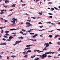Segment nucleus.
Wrapping results in <instances>:
<instances>
[{
    "label": "nucleus",
    "mask_w": 60,
    "mask_h": 60,
    "mask_svg": "<svg viewBox=\"0 0 60 60\" xmlns=\"http://www.w3.org/2000/svg\"><path fill=\"white\" fill-rule=\"evenodd\" d=\"M30 34H34V33H30Z\"/></svg>",
    "instance_id": "obj_39"
},
{
    "label": "nucleus",
    "mask_w": 60,
    "mask_h": 60,
    "mask_svg": "<svg viewBox=\"0 0 60 60\" xmlns=\"http://www.w3.org/2000/svg\"><path fill=\"white\" fill-rule=\"evenodd\" d=\"M43 30H44V29H42V30H39V31H41V32H42Z\"/></svg>",
    "instance_id": "obj_25"
},
{
    "label": "nucleus",
    "mask_w": 60,
    "mask_h": 60,
    "mask_svg": "<svg viewBox=\"0 0 60 60\" xmlns=\"http://www.w3.org/2000/svg\"><path fill=\"white\" fill-rule=\"evenodd\" d=\"M13 38V37H12L11 36H10L9 37V39H12Z\"/></svg>",
    "instance_id": "obj_13"
},
{
    "label": "nucleus",
    "mask_w": 60,
    "mask_h": 60,
    "mask_svg": "<svg viewBox=\"0 0 60 60\" xmlns=\"http://www.w3.org/2000/svg\"><path fill=\"white\" fill-rule=\"evenodd\" d=\"M46 53H45V54H43L42 56L41 55H38L37 56H40L41 57L42 59H44L45 57H47V54H46Z\"/></svg>",
    "instance_id": "obj_1"
},
{
    "label": "nucleus",
    "mask_w": 60,
    "mask_h": 60,
    "mask_svg": "<svg viewBox=\"0 0 60 60\" xmlns=\"http://www.w3.org/2000/svg\"><path fill=\"white\" fill-rule=\"evenodd\" d=\"M12 25H14V26H15V25H16V23H13L12 24Z\"/></svg>",
    "instance_id": "obj_43"
},
{
    "label": "nucleus",
    "mask_w": 60,
    "mask_h": 60,
    "mask_svg": "<svg viewBox=\"0 0 60 60\" xmlns=\"http://www.w3.org/2000/svg\"><path fill=\"white\" fill-rule=\"evenodd\" d=\"M20 42L21 41H16V43H15V44H14L13 45L14 46H15V45H16V44H17V43H19V42Z\"/></svg>",
    "instance_id": "obj_5"
},
{
    "label": "nucleus",
    "mask_w": 60,
    "mask_h": 60,
    "mask_svg": "<svg viewBox=\"0 0 60 60\" xmlns=\"http://www.w3.org/2000/svg\"><path fill=\"white\" fill-rule=\"evenodd\" d=\"M58 51H60V48H59V49H58Z\"/></svg>",
    "instance_id": "obj_63"
},
{
    "label": "nucleus",
    "mask_w": 60,
    "mask_h": 60,
    "mask_svg": "<svg viewBox=\"0 0 60 60\" xmlns=\"http://www.w3.org/2000/svg\"><path fill=\"white\" fill-rule=\"evenodd\" d=\"M20 33H21V34H23V33L22 31H20Z\"/></svg>",
    "instance_id": "obj_46"
},
{
    "label": "nucleus",
    "mask_w": 60,
    "mask_h": 60,
    "mask_svg": "<svg viewBox=\"0 0 60 60\" xmlns=\"http://www.w3.org/2000/svg\"><path fill=\"white\" fill-rule=\"evenodd\" d=\"M15 4H14V5H12L11 6L12 7H15Z\"/></svg>",
    "instance_id": "obj_28"
},
{
    "label": "nucleus",
    "mask_w": 60,
    "mask_h": 60,
    "mask_svg": "<svg viewBox=\"0 0 60 60\" xmlns=\"http://www.w3.org/2000/svg\"><path fill=\"white\" fill-rule=\"evenodd\" d=\"M24 57H25V58H27L28 57V56L27 55H25L24 56Z\"/></svg>",
    "instance_id": "obj_12"
},
{
    "label": "nucleus",
    "mask_w": 60,
    "mask_h": 60,
    "mask_svg": "<svg viewBox=\"0 0 60 60\" xmlns=\"http://www.w3.org/2000/svg\"><path fill=\"white\" fill-rule=\"evenodd\" d=\"M30 30H31V31H32V30H33V29H31V28H30Z\"/></svg>",
    "instance_id": "obj_58"
},
{
    "label": "nucleus",
    "mask_w": 60,
    "mask_h": 60,
    "mask_svg": "<svg viewBox=\"0 0 60 60\" xmlns=\"http://www.w3.org/2000/svg\"><path fill=\"white\" fill-rule=\"evenodd\" d=\"M12 22H13V23H14L15 22V21L14 20H13V21H11Z\"/></svg>",
    "instance_id": "obj_34"
},
{
    "label": "nucleus",
    "mask_w": 60,
    "mask_h": 60,
    "mask_svg": "<svg viewBox=\"0 0 60 60\" xmlns=\"http://www.w3.org/2000/svg\"><path fill=\"white\" fill-rule=\"evenodd\" d=\"M5 2L6 4H8L9 3V1L8 0H5Z\"/></svg>",
    "instance_id": "obj_6"
},
{
    "label": "nucleus",
    "mask_w": 60,
    "mask_h": 60,
    "mask_svg": "<svg viewBox=\"0 0 60 60\" xmlns=\"http://www.w3.org/2000/svg\"><path fill=\"white\" fill-rule=\"evenodd\" d=\"M27 21H29V22H30V21H31V20H27Z\"/></svg>",
    "instance_id": "obj_57"
},
{
    "label": "nucleus",
    "mask_w": 60,
    "mask_h": 60,
    "mask_svg": "<svg viewBox=\"0 0 60 60\" xmlns=\"http://www.w3.org/2000/svg\"><path fill=\"white\" fill-rule=\"evenodd\" d=\"M26 25H27L26 26V27H29L31 26H33V25L31 24L29 22H26Z\"/></svg>",
    "instance_id": "obj_2"
},
{
    "label": "nucleus",
    "mask_w": 60,
    "mask_h": 60,
    "mask_svg": "<svg viewBox=\"0 0 60 60\" xmlns=\"http://www.w3.org/2000/svg\"><path fill=\"white\" fill-rule=\"evenodd\" d=\"M5 35H6V36H9V34H6Z\"/></svg>",
    "instance_id": "obj_23"
},
{
    "label": "nucleus",
    "mask_w": 60,
    "mask_h": 60,
    "mask_svg": "<svg viewBox=\"0 0 60 60\" xmlns=\"http://www.w3.org/2000/svg\"><path fill=\"white\" fill-rule=\"evenodd\" d=\"M49 37H50L51 38H52V37H53V36H52V35H50L49 36Z\"/></svg>",
    "instance_id": "obj_27"
},
{
    "label": "nucleus",
    "mask_w": 60,
    "mask_h": 60,
    "mask_svg": "<svg viewBox=\"0 0 60 60\" xmlns=\"http://www.w3.org/2000/svg\"><path fill=\"white\" fill-rule=\"evenodd\" d=\"M3 28V27H0V29H2Z\"/></svg>",
    "instance_id": "obj_54"
},
{
    "label": "nucleus",
    "mask_w": 60,
    "mask_h": 60,
    "mask_svg": "<svg viewBox=\"0 0 60 60\" xmlns=\"http://www.w3.org/2000/svg\"><path fill=\"white\" fill-rule=\"evenodd\" d=\"M9 32V31H5V33H6V34H8Z\"/></svg>",
    "instance_id": "obj_21"
},
{
    "label": "nucleus",
    "mask_w": 60,
    "mask_h": 60,
    "mask_svg": "<svg viewBox=\"0 0 60 60\" xmlns=\"http://www.w3.org/2000/svg\"><path fill=\"white\" fill-rule=\"evenodd\" d=\"M28 32H31V30H29L28 31Z\"/></svg>",
    "instance_id": "obj_62"
},
{
    "label": "nucleus",
    "mask_w": 60,
    "mask_h": 60,
    "mask_svg": "<svg viewBox=\"0 0 60 60\" xmlns=\"http://www.w3.org/2000/svg\"><path fill=\"white\" fill-rule=\"evenodd\" d=\"M3 40H4V41H5V40H6V39H5L4 38H3Z\"/></svg>",
    "instance_id": "obj_61"
},
{
    "label": "nucleus",
    "mask_w": 60,
    "mask_h": 60,
    "mask_svg": "<svg viewBox=\"0 0 60 60\" xmlns=\"http://www.w3.org/2000/svg\"><path fill=\"white\" fill-rule=\"evenodd\" d=\"M51 51H50V52H46V53L45 54H51H51H54V53H55L54 52H51Z\"/></svg>",
    "instance_id": "obj_3"
},
{
    "label": "nucleus",
    "mask_w": 60,
    "mask_h": 60,
    "mask_svg": "<svg viewBox=\"0 0 60 60\" xmlns=\"http://www.w3.org/2000/svg\"><path fill=\"white\" fill-rule=\"evenodd\" d=\"M11 57H16V56L12 55Z\"/></svg>",
    "instance_id": "obj_18"
},
{
    "label": "nucleus",
    "mask_w": 60,
    "mask_h": 60,
    "mask_svg": "<svg viewBox=\"0 0 60 60\" xmlns=\"http://www.w3.org/2000/svg\"><path fill=\"white\" fill-rule=\"evenodd\" d=\"M27 53V52L26 51H25L23 52V54L24 55H26V54Z\"/></svg>",
    "instance_id": "obj_7"
},
{
    "label": "nucleus",
    "mask_w": 60,
    "mask_h": 60,
    "mask_svg": "<svg viewBox=\"0 0 60 60\" xmlns=\"http://www.w3.org/2000/svg\"><path fill=\"white\" fill-rule=\"evenodd\" d=\"M49 18H52V17L51 16H50L49 17Z\"/></svg>",
    "instance_id": "obj_56"
},
{
    "label": "nucleus",
    "mask_w": 60,
    "mask_h": 60,
    "mask_svg": "<svg viewBox=\"0 0 60 60\" xmlns=\"http://www.w3.org/2000/svg\"><path fill=\"white\" fill-rule=\"evenodd\" d=\"M0 13V14H4V12H2V11H1Z\"/></svg>",
    "instance_id": "obj_29"
},
{
    "label": "nucleus",
    "mask_w": 60,
    "mask_h": 60,
    "mask_svg": "<svg viewBox=\"0 0 60 60\" xmlns=\"http://www.w3.org/2000/svg\"><path fill=\"white\" fill-rule=\"evenodd\" d=\"M32 46V45H28L26 46V47L27 48H29V47Z\"/></svg>",
    "instance_id": "obj_14"
},
{
    "label": "nucleus",
    "mask_w": 60,
    "mask_h": 60,
    "mask_svg": "<svg viewBox=\"0 0 60 60\" xmlns=\"http://www.w3.org/2000/svg\"><path fill=\"white\" fill-rule=\"evenodd\" d=\"M11 41V39H7V40L6 41Z\"/></svg>",
    "instance_id": "obj_31"
},
{
    "label": "nucleus",
    "mask_w": 60,
    "mask_h": 60,
    "mask_svg": "<svg viewBox=\"0 0 60 60\" xmlns=\"http://www.w3.org/2000/svg\"><path fill=\"white\" fill-rule=\"evenodd\" d=\"M7 59H10V57H8V56L7 57Z\"/></svg>",
    "instance_id": "obj_45"
},
{
    "label": "nucleus",
    "mask_w": 60,
    "mask_h": 60,
    "mask_svg": "<svg viewBox=\"0 0 60 60\" xmlns=\"http://www.w3.org/2000/svg\"><path fill=\"white\" fill-rule=\"evenodd\" d=\"M53 10H54V8H51L50 9V10L51 11H53Z\"/></svg>",
    "instance_id": "obj_15"
},
{
    "label": "nucleus",
    "mask_w": 60,
    "mask_h": 60,
    "mask_svg": "<svg viewBox=\"0 0 60 60\" xmlns=\"http://www.w3.org/2000/svg\"><path fill=\"white\" fill-rule=\"evenodd\" d=\"M2 56L0 55V58H2Z\"/></svg>",
    "instance_id": "obj_51"
},
{
    "label": "nucleus",
    "mask_w": 60,
    "mask_h": 60,
    "mask_svg": "<svg viewBox=\"0 0 60 60\" xmlns=\"http://www.w3.org/2000/svg\"><path fill=\"white\" fill-rule=\"evenodd\" d=\"M12 20H13H13L14 21H17V19H15V18L14 17L13 18H12Z\"/></svg>",
    "instance_id": "obj_8"
},
{
    "label": "nucleus",
    "mask_w": 60,
    "mask_h": 60,
    "mask_svg": "<svg viewBox=\"0 0 60 60\" xmlns=\"http://www.w3.org/2000/svg\"><path fill=\"white\" fill-rule=\"evenodd\" d=\"M1 11H2V12L3 11H4V10H1Z\"/></svg>",
    "instance_id": "obj_47"
},
{
    "label": "nucleus",
    "mask_w": 60,
    "mask_h": 60,
    "mask_svg": "<svg viewBox=\"0 0 60 60\" xmlns=\"http://www.w3.org/2000/svg\"><path fill=\"white\" fill-rule=\"evenodd\" d=\"M39 27L40 28H42L43 27V26H40Z\"/></svg>",
    "instance_id": "obj_36"
},
{
    "label": "nucleus",
    "mask_w": 60,
    "mask_h": 60,
    "mask_svg": "<svg viewBox=\"0 0 60 60\" xmlns=\"http://www.w3.org/2000/svg\"><path fill=\"white\" fill-rule=\"evenodd\" d=\"M32 41H36V40H33V39H32Z\"/></svg>",
    "instance_id": "obj_22"
},
{
    "label": "nucleus",
    "mask_w": 60,
    "mask_h": 60,
    "mask_svg": "<svg viewBox=\"0 0 60 60\" xmlns=\"http://www.w3.org/2000/svg\"><path fill=\"white\" fill-rule=\"evenodd\" d=\"M31 38H36V36L34 35V36H33L32 37H31Z\"/></svg>",
    "instance_id": "obj_24"
},
{
    "label": "nucleus",
    "mask_w": 60,
    "mask_h": 60,
    "mask_svg": "<svg viewBox=\"0 0 60 60\" xmlns=\"http://www.w3.org/2000/svg\"><path fill=\"white\" fill-rule=\"evenodd\" d=\"M18 38L19 39H22L23 38V37H19Z\"/></svg>",
    "instance_id": "obj_10"
},
{
    "label": "nucleus",
    "mask_w": 60,
    "mask_h": 60,
    "mask_svg": "<svg viewBox=\"0 0 60 60\" xmlns=\"http://www.w3.org/2000/svg\"><path fill=\"white\" fill-rule=\"evenodd\" d=\"M38 23L39 24H42V23L41 22H39Z\"/></svg>",
    "instance_id": "obj_42"
},
{
    "label": "nucleus",
    "mask_w": 60,
    "mask_h": 60,
    "mask_svg": "<svg viewBox=\"0 0 60 60\" xmlns=\"http://www.w3.org/2000/svg\"><path fill=\"white\" fill-rule=\"evenodd\" d=\"M4 33V31H3V30H1V33Z\"/></svg>",
    "instance_id": "obj_52"
},
{
    "label": "nucleus",
    "mask_w": 60,
    "mask_h": 60,
    "mask_svg": "<svg viewBox=\"0 0 60 60\" xmlns=\"http://www.w3.org/2000/svg\"><path fill=\"white\" fill-rule=\"evenodd\" d=\"M49 44H52V43L51 42H49Z\"/></svg>",
    "instance_id": "obj_49"
},
{
    "label": "nucleus",
    "mask_w": 60,
    "mask_h": 60,
    "mask_svg": "<svg viewBox=\"0 0 60 60\" xmlns=\"http://www.w3.org/2000/svg\"><path fill=\"white\" fill-rule=\"evenodd\" d=\"M54 9L55 10H58V9H57V8L55 7H54Z\"/></svg>",
    "instance_id": "obj_30"
},
{
    "label": "nucleus",
    "mask_w": 60,
    "mask_h": 60,
    "mask_svg": "<svg viewBox=\"0 0 60 60\" xmlns=\"http://www.w3.org/2000/svg\"><path fill=\"white\" fill-rule=\"evenodd\" d=\"M34 35L35 36H38V35L37 34H36L35 35Z\"/></svg>",
    "instance_id": "obj_55"
},
{
    "label": "nucleus",
    "mask_w": 60,
    "mask_h": 60,
    "mask_svg": "<svg viewBox=\"0 0 60 60\" xmlns=\"http://www.w3.org/2000/svg\"><path fill=\"white\" fill-rule=\"evenodd\" d=\"M48 14L50 15H53V14L51 13H49Z\"/></svg>",
    "instance_id": "obj_37"
},
{
    "label": "nucleus",
    "mask_w": 60,
    "mask_h": 60,
    "mask_svg": "<svg viewBox=\"0 0 60 60\" xmlns=\"http://www.w3.org/2000/svg\"><path fill=\"white\" fill-rule=\"evenodd\" d=\"M31 18H32V19H36L35 17H32Z\"/></svg>",
    "instance_id": "obj_35"
},
{
    "label": "nucleus",
    "mask_w": 60,
    "mask_h": 60,
    "mask_svg": "<svg viewBox=\"0 0 60 60\" xmlns=\"http://www.w3.org/2000/svg\"><path fill=\"white\" fill-rule=\"evenodd\" d=\"M23 35H26V33H23Z\"/></svg>",
    "instance_id": "obj_44"
},
{
    "label": "nucleus",
    "mask_w": 60,
    "mask_h": 60,
    "mask_svg": "<svg viewBox=\"0 0 60 60\" xmlns=\"http://www.w3.org/2000/svg\"><path fill=\"white\" fill-rule=\"evenodd\" d=\"M57 44H58V45H60V42H58Z\"/></svg>",
    "instance_id": "obj_48"
},
{
    "label": "nucleus",
    "mask_w": 60,
    "mask_h": 60,
    "mask_svg": "<svg viewBox=\"0 0 60 60\" xmlns=\"http://www.w3.org/2000/svg\"><path fill=\"white\" fill-rule=\"evenodd\" d=\"M39 59V58H36L34 60H38Z\"/></svg>",
    "instance_id": "obj_19"
},
{
    "label": "nucleus",
    "mask_w": 60,
    "mask_h": 60,
    "mask_svg": "<svg viewBox=\"0 0 60 60\" xmlns=\"http://www.w3.org/2000/svg\"><path fill=\"white\" fill-rule=\"evenodd\" d=\"M42 52H43V51H40V52H38V53H40L41 52V53Z\"/></svg>",
    "instance_id": "obj_33"
},
{
    "label": "nucleus",
    "mask_w": 60,
    "mask_h": 60,
    "mask_svg": "<svg viewBox=\"0 0 60 60\" xmlns=\"http://www.w3.org/2000/svg\"><path fill=\"white\" fill-rule=\"evenodd\" d=\"M58 36H59V35H55V38H56L57 37H58Z\"/></svg>",
    "instance_id": "obj_17"
},
{
    "label": "nucleus",
    "mask_w": 60,
    "mask_h": 60,
    "mask_svg": "<svg viewBox=\"0 0 60 60\" xmlns=\"http://www.w3.org/2000/svg\"><path fill=\"white\" fill-rule=\"evenodd\" d=\"M4 53V52H0V54H3Z\"/></svg>",
    "instance_id": "obj_50"
},
{
    "label": "nucleus",
    "mask_w": 60,
    "mask_h": 60,
    "mask_svg": "<svg viewBox=\"0 0 60 60\" xmlns=\"http://www.w3.org/2000/svg\"><path fill=\"white\" fill-rule=\"evenodd\" d=\"M0 19H2V20H3L4 19L2 18H0Z\"/></svg>",
    "instance_id": "obj_59"
},
{
    "label": "nucleus",
    "mask_w": 60,
    "mask_h": 60,
    "mask_svg": "<svg viewBox=\"0 0 60 60\" xmlns=\"http://www.w3.org/2000/svg\"><path fill=\"white\" fill-rule=\"evenodd\" d=\"M31 49L30 47L28 48V49Z\"/></svg>",
    "instance_id": "obj_60"
},
{
    "label": "nucleus",
    "mask_w": 60,
    "mask_h": 60,
    "mask_svg": "<svg viewBox=\"0 0 60 60\" xmlns=\"http://www.w3.org/2000/svg\"><path fill=\"white\" fill-rule=\"evenodd\" d=\"M35 55H33V56H32L31 58H34V57H35Z\"/></svg>",
    "instance_id": "obj_16"
},
{
    "label": "nucleus",
    "mask_w": 60,
    "mask_h": 60,
    "mask_svg": "<svg viewBox=\"0 0 60 60\" xmlns=\"http://www.w3.org/2000/svg\"><path fill=\"white\" fill-rule=\"evenodd\" d=\"M27 52H28L30 53V52H31V51L30 50H28L27 51Z\"/></svg>",
    "instance_id": "obj_26"
},
{
    "label": "nucleus",
    "mask_w": 60,
    "mask_h": 60,
    "mask_svg": "<svg viewBox=\"0 0 60 60\" xmlns=\"http://www.w3.org/2000/svg\"><path fill=\"white\" fill-rule=\"evenodd\" d=\"M52 56L48 55V57L50 58V57H52Z\"/></svg>",
    "instance_id": "obj_20"
},
{
    "label": "nucleus",
    "mask_w": 60,
    "mask_h": 60,
    "mask_svg": "<svg viewBox=\"0 0 60 60\" xmlns=\"http://www.w3.org/2000/svg\"><path fill=\"white\" fill-rule=\"evenodd\" d=\"M22 32H25V30L24 29L22 30Z\"/></svg>",
    "instance_id": "obj_40"
},
{
    "label": "nucleus",
    "mask_w": 60,
    "mask_h": 60,
    "mask_svg": "<svg viewBox=\"0 0 60 60\" xmlns=\"http://www.w3.org/2000/svg\"><path fill=\"white\" fill-rule=\"evenodd\" d=\"M44 45L45 46H46V47H49V43H48L44 44Z\"/></svg>",
    "instance_id": "obj_4"
},
{
    "label": "nucleus",
    "mask_w": 60,
    "mask_h": 60,
    "mask_svg": "<svg viewBox=\"0 0 60 60\" xmlns=\"http://www.w3.org/2000/svg\"><path fill=\"white\" fill-rule=\"evenodd\" d=\"M26 49H28V48H26L24 50H26Z\"/></svg>",
    "instance_id": "obj_53"
},
{
    "label": "nucleus",
    "mask_w": 60,
    "mask_h": 60,
    "mask_svg": "<svg viewBox=\"0 0 60 60\" xmlns=\"http://www.w3.org/2000/svg\"><path fill=\"white\" fill-rule=\"evenodd\" d=\"M58 30V31H60V29H57Z\"/></svg>",
    "instance_id": "obj_64"
},
{
    "label": "nucleus",
    "mask_w": 60,
    "mask_h": 60,
    "mask_svg": "<svg viewBox=\"0 0 60 60\" xmlns=\"http://www.w3.org/2000/svg\"><path fill=\"white\" fill-rule=\"evenodd\" d=\"M47 49H46L45 48L44 49H43V50H47Z\"/></svg>",
    "instance_id": "obj_32"
},
{
    "label": "nucleus",
    "mask_w": 60,
    "mask_h": 60,
    "mask_svg": "<svg viewBox=\"0 0 60 60\" xmlns=\"http://www.w3.org/2000/svg\"><path fill=\"white\" fill-rule=\"evenodd\" d=\"M17 29H10V31H13V30H16Z\"/></svg>",
    "instance_id": "obj_9"
},
{
    "label": "nucleus",
    "mask_w": 60,
    "mask_h": 60,
    "mask_svg": "<svg viewBox=\"0 0 60 60\" xmlns=\"http://www.w3.org/2000/svg\"><path fill=\"white\" fill-rule=\"evenodd\" d=\"M4 20L5 21V22H8V20Z\"/></svg>",
    "instance_id": "obj_41"
},
{
    "label": "nucleus",
    "mask_w": 60,
    "mask_h": 60,
    "mask_svg": "<svg viewBox=\"0 0 60 60\" xmlns=\"http://www.w3.org/2000/svg\"><path fill=\"white\" fill-rule=\"evenodd\" d=\"M38 13L40 14V15H42V13H40L39 12Z\"/></svg>",
    "instance_id": "obj_38"
},
{
    "label": "nucleus",
    "mask_w": 60,
    "mask_h": 60,
    "mask_svg": "<svg viewBox=\"0 0 60 60\" xmlns=\"http://www.w3.org/2000/svg\"><path fill=\"white\" fill-rule=\"evenodd\" d=\"M3 37H4V38H8V37L4 35L3 36Z\"/></svg>",
    "instance_id": "obj_11"
}]
</instances>
